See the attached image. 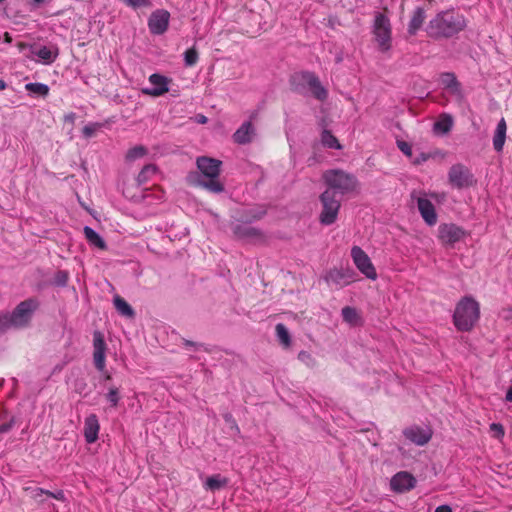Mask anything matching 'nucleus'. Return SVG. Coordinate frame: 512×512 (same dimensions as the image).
I'll return each instance as SVG.
<instances>
[{
  "label": "nucleus",
  "instance_id": "nucleus-1",
  "mask_svg": "<svg viewBox=\"0 0 512 512\" xmlns=\"http://www.w3.org/2000/svg\"><path fill=\"white\" fill-rule=\"evenodd\" d=\"M198 172H190L186 176L189 186L202 188L211 193L224 191V184L220 181L222 161L208 157L199 156L196 159Z\"/></svg>",
  "mask_w": 512,
  "mask_h": 512
},
{
  "label": "nucleus",
  "instance_id": "nucleus-2",
  "mask_svg": "<svg viewBox=\"0 0 512 512\" xmlns=\"http://www.w3.org/2000/svg\"><path fill=\"white\" fill-rule=\"evenodd\" d=\"M466 27L463 15L454 11L437 14L428 24L426 31L431 37H452Z\"/></svg>",
  "mask_w": 512,
  "mask_h": 512
},
{
  "label": "nucleus",
  "instance_id": "nucleus-3",
  "mask_svg": "<svg viewBox=\"0 0 512 512\" xmlns=\"http://www.w3.org/2000/svg\"><path fill=\"white\" fill-rule=\"evenodd\" d=\"M480 317V305L470 296L463 297L456 305L453 323L459 331H470Z\"/></svg>",
  "mask_w": 512,
  "mask_h": 512
},
{
  "label": "nucleus",
  "instance_id": "nucleus-4",
  "mask_svg": "<svg viewBox=\"0 0 512 512\" xmlns=\"http://www.w3.org/2000/svg\"><path fill=\"white\" fill-rule=\"evenodd\" d=\"M323 180L328 186L327 189H332L333 191H336L337 194H345L353 191L357 184L353 175L338 169L325 171L323 173Z\"/></svg>",
  "mask_w": 512,
  "mask_h": 512
},
{
  "label": "nucleus",
  "instance_id": "nucleus-5",
  "mask_svg": "<svg viewBox=\"0 0 512 512\" xmlns=\"http://www.w3.org/2000/svg\"><path fill=\"white\" fill-rule=\"evenodd\" d=\"M322 210L319 220L324 225H331L337 220L338 212L341 206V200L337 197V192L332 189H326L320 196Z\"/></svg>",
  "mask_w": 512,
  "mask_h": 512
},
{
  "label": "nucleus",
  "instance_id": "nucleus-6",
  "mask_svg": "<svg viewBox=\"0 0 512 512\" xmlns=\"http://www.w3.org/2000/svg\"><path fill=\"white\" fill-rule=\"evenodd\" d=\"M39 307V301L36 298H29L20 302L13 312L8 315L12 327H25L31 320L32 314Z\"/></svg>",
  "mask_w": 512,
  "mask_h": 512
},
{
  "label": "nucleus",
  "instance_id": "nucleus-7",
  "mask_svg": "<svg viewBox=\"0 0 512 512\" xmlns=\"http://www.w3.org/2000/svg\"><path fill=\"white\" fill-rule=\"evenodd\" d=\"M391 24L387 16L377 13L374 18L373 35L379 50L386 52L391 48Z\"/></svg>",
  "mask_w": 512,
  "mask_h": 512
},
{
  "label": "nucleus",
  "instance_id": "nucleus-8",
  "mask_svg": "<svg viewBox=\"0 0 512 512\" xmlns=\"http://www.w3.org/2000/svg\"><path fill=\"white\" fill-rule=\"evenodd\" d=\"M293 84L295 90L302 92V88H307L312 95L318 100H324L327 96V91L320 84L318 78L309 72H304L293 77Z\"/></svg>",
  "mask_w": 512,
  "mask_h": 512
},
{
  "label": "nucleus",
  "instance_id": "nucleus-9",
  "mask_svg": "<svg viewBox=\"0 0 512 512\" xmlns=\"http://www.w3.org/2000/svg\"><path fill=\"white\" fill-rule=\"evenodd\" d=\"M351 257L356 268L368 279L376 280V269L368 254L359 246L351 248Z\"/></svg>",
  "mask_w": 512,
  "mask_h": 512
},
{
  "label": "nucleus",
  "instance_id": "nucleus-10",
  "mask_svg": "<svg viewBox=\"0 0 512 512\" xmlns=\"http://www.w3.org/2000/svg\"><path fill=\"white\" fill-rule=\"evenodd\" d=\"M449 183L457 188H467L475 184V179L470 170L463 164H454L448 172Z\"/></svg>",
  "mask_w": 512,
  "mask_h": 512
},
{
  "label": "nucleus",
  "instance_id": "nucleus-11",
  "mask_svg": "<svg viewBox=\"0 0 512 512\" xmlns=\"http://www.w3.org/2000/svg\"><path fill=\"white\" fill-rule=\"evenodd\" d=\"M149 87L142 89V93L151 97H160L169 91L172 79L159 73H153L149 76Z\"/></svg>",
  "mask_w": 512,
  "mask_h": 512
},
{
  "label": "nucleus",
  "instance_id": "nucleus-12",
  "mask_svg": "<svg viewBox=\"0 0 512 512\" xmlns=\"http://www.w3.org/2000/svg\"><path fill=\"white\" fill-rule=\"evenodd\" d=\"M170 20L167 10L159 9L154 11L148 20V27L152 34L161 35L166 32Z\"/></svg>",
  "mask_w": 512,
  "mask_h": 512
},
{
  "label": "nucleus",
  "instance_id": "nucleus-13",
  "mask_svg": "<svg viewBox=\"0 0 512 512\" xmlns=\"http://www.w3.org/2000/svg\"><path fill=\"white\" fill-rule=\"evenodd\" d=\"M93 361L97 370L103 372L106 366V343L101 332L96 331L93 334Z\"/></svg>",
  "mask_w": 512,
  "mask_h": 512
},
{
  "label": "nucleus",
  "instance_id": "nucleus-14",
  "mask_svg": "<svg viewBox=\"0 0 512 512\" xmlns=\"http://www.w3.org/2000/svg\"><path fill=\"white\" fill-rule=\"evenodd\" d=\"M416 479L406 471L396 473L390 481L391 489L398 493L410 491L415 487Z\"/></svg>",
  "mask_w": 512,
  "mask_h": 512
},
{
  "label": "nucleus",
  "instance_id": "nucleus-15",
  "mask_svg": "<svg viewBox=\"0 0 512 512\" xmlns=\"http://www.w3.org/2000/svg\"><path fill=\"white\" fill-rule=\"evenodd\" d=\"M463 236V229L455 224H441L438 227V237L444 244H454L460 241Z\"/></svg>",
  "mask_w": 512,
  "mask_h": 512
},
{
  "label": "nucleus",
  "instance_id": "nucleus-16",
  "mask_svg": "<svg viewBox=\"0 0 512 512\" xmlns=\"http://www.w3.org/2000/svg\"><path fill=\"white\" fill-rule=\"evenodd\" d=\"M403 435L410 442L418 446H423L430 441L432 432L429 429H423L419 426H412L404 429Z\"/></svg>",
  "mask_w": 512,
  "mask_h": 512
},
{
  "label": "nucleus",
  "instance_id": "nucleus-17",
  "mask_svg": "<svg viewBox=\"0 0 512 512\" xmlns=\"http://www.w3.org/2000/svg\"><path fill=\"white\" fill-rule=\"evenodd\" d=\"M417 206L424 221L430 226L435 225L437 222V214L433 203L426 198L420 197L417 200Z\"/></svg>",
  "mask_w": 512,
  "mask_h": 512
},
{
  "label": "nucleus",
  "instance_id": "nucleus-18",
  "mask_svg": "<svg viewBox=\"0 0 512 512\" xmlns=\"http://www.w3.org/2000/svg\"><path fill=\"white\" fill-rule=\"evenodd\" d=\"M99 429L98 417L95 414L87 416L84 422V437L87 443L92 444L98 439Z\"/></svg>",
  "mask_w": 512,
  "mask_h": 512
},
{
  "label": "nucleus",
  "instance_id": "nucleus-19",
  "mask_svg": "<svg viewBox=\"0 0 512 512\" xmlns=\"http://www.w3.org/2000/svg\"><path fill=\"white\" fill-rule=\"evenodd\" d=\"M352 274L353 272L349 270L343 271L339 269H331L327 272L325 279L327 282L339 286H345L353 281Z\"/></svg>",
  "mask_w": 512,
  "mask_h": 512
},
{
  "label": "nucleus",
  "instance_id": "nucleus-20",
  "mask_svg": "<svg viewBox=\"0 0 512 512\" xmlns=\"http://www.w3.org/2000/svg\"><path fill=\"white\" fill-rule=\"evenodd\" d=\"M441 85L454 95L460 94V85L452 73H444L440 76Z\"/></svg>",
  "mask_w": 512,
  "mask_h": 512
},
{
  "label": "nucleus",
  "instance_id": "nucleus-21",
  "mask_svg": "<svg viewBox=\"0 0 512 512\" xmlns=\"http://www.w3.org/2000/svg\"><path fill=\"white\" fill-rule=\"evenodd\" d=\"M86 240L90 245H93L101 250L106 249V243L103 238L91 227L85 226L83 229Z\"/></svg>",
  "mask_w": 512,
  "mask_h": 512
},
{
  "label": "nucleus",
  "instance_id": "nucleus-22",
  "mask_svg": "<svg viewBox=\"0 0 512 512\" xmlns=\"http://www.w3.org/2000/svg\"><path fill=\"white\" fill-rule=\"evenodd\" d=\"M228 484V479L222 477L220 474H215L206 479L204 488L210 491L220 490Z\"/></svg>",
  "mask_w": 512,
  "mask_h": 512
},
{
  "label": "nucleus",
  "instance_id": "nucleus-23",
  "mask_svg": "<svg viewBox=\"0 0 512 512\" xmlns=\"http://www.w3.org/2000/svg\"><path fill=\"white\" fill-rule=\"evenodd\" d=\"M425 19V12L422 8H417L413 16L410 20L409 26H408V32L411 35L416 34V32L420 29Z\"/></svg>",
  "mask_w": 512,
  "mask_h": 512
},
{
  "label": "nucleus",
  "instance_id": "nucleus-24",
  "mask_svg": "<svg viewBox=\"0 0 512 512\" xmlns=\"http://www.w3.org/2000/svg\"><path fill=\"white\" fill-rule=\"evenodd\" d=\"M233 233L238 238H252L260 235L257 229L243 224L235 225L233 227Z\"/></svg>",
  "mask_w": 512,
  "mask_h": 512
},
{
  "label": "nucleus",
  "instance_id": "nucleus-25",
  "mask_svg": "<svg viewBox=\"0 0 512 512\" xmlns=\"http://www.w3.org/2000/svg\"><path fill=\"white\" fill-rule=\"evenodd\" d=\"M33 53L38 56L44 64L52 63L57 57V51L47 46H42L39 49L33 51Z\"/></svg>",
  "mask_w": 512,
  "mask_h": 512
},
{
  "label": "nucleus",
  "instance_id": "nucleus-26",
  "mask_svg": "<svg viewBox=\"0 0 512 512\" xmlns=\"http://www.w3.org/2000/svg\"><path fill=\"white\" fill-rule=\"evenodd\" d=\"M25 89L33 96L46 97L49 94V87L43 83H27Z\"/></svg>",
  "mask_w": 512,
  "mask_h": 512
},
{
  "label": "nucleus",
  "instance_id": "nucleus-27",
  "mask_svg": "<svg viewBox=\"0 0 512 512\" xmlns=\"http://www.w3.org/2000/svg\"><path fill=\"white\" fill-rule=\"evenodd\" d=\"M114 305H115V308L117 309V311L121 315L126 316V317H133L134 316V310L128 304V302L125 299H123L122 297L116 296L114 298Z\"/></svg>",
  "mask_w": 512,
  "mask_h": 512
},
{
  "label": "nucleus",
  "instance_id": "nucleus-28",
  "mask_svg": "<svg viewBox=\"0 0 512 512\" xmlns=\"http://www.w3.org/2000/svg\"><path fill=\"white\" fill-rule=\"evenodd\" d=\"M321 142L323 146L331 149H341L342 146L338 139L332 135L331 130H323L321 134Z\"/></svg>",
  "mask_w": 512,
  "mask_h": 512
},
{
  "label": "nucleus",
  "instance_id": "nucleus-29",
  "mask_svg": "<svg viewBox=\"0 0 512 512\" xmlns=\"http://www.w3.org/2000/svg\"><path fill=\"white\" fill-rule=\"evenodd\" d=\"M341 314L343 320L351 325H356L360 320V316L357 310L350 306H345L342 308Z\"/></svg>",
  "mask_w": 512,
  "mask_h": 512
},
{
  "label": "nucleus",
  "instance_id": "nucleus-30",
  "mask_svg": "<svg viewBox=\"0 0 512 512\" xmlns=\"http://www.w3.org/2000/svg\"><path fill=\"white\" fill-rule=\"evenodd\" d=\"M275 331L279 341L283 344V346L289 347L291 344V337L286 326L282 323H278L275 327Z\"/></svg>",
  "mask_w": 512,
  "mask_h": 512
},
{
  "label": "nucleus",
  "instance_id": "nucleus-31",
  "mask_svg": "<svg viewBox=\"0 0 512 512\" xmlns=\"http://www.w3.org/2000/svg\"><path fill=\"white\" fill-rule=\"evenodd\" d=\"M254 137V130H236L233 139L238 144L249 143Z\"/></svg>",
  "mask_w": 512,
  "mask_h": 512
},
{
  "label": "nucleus",
  "instance_id": "nucleus-32",
  "mask_svg": "<svg viewBox=\"0 0 512 512\" xmlns=\"http://www.w3.org/2000/svg\"><path fill=\"white\" fill-rule=\"evenodd\" d=\"M157 172V168L153 164H148L142 168L140 173L138 174L137 181L139 184L146 183L152 175H155Z\"/></svg>",
  "mask_w": 512,
  "mask_h": 512
},
{
  "label": "nucleus",
  "instance_id": "nucleus-33",
  "mask_svg": "<svg viewBox=\"0 0 512 512\" xmlns=\"http://www.w3.org/2000/svg\"><path fill=\"white\" fill-rule=\"evenodd\" d=\"M24 490L29 493L30 498L35 502L42 504L45 501L46 490L38 487H25Z\"/></svg>",
  "mask_w": 512,
  "mask_h": 512
},
{
  "label": "nucleus",
  "instance_id": "nucleus-34",
  "mask_svg": "<svg viewBox=\"0 0 512 512\" xmlns=\"http://www.w3.org/2000/svg\"><path fill=\"white\" fill-rule=\"evenodd\" d=\"M506 140V130H496L493 137V147L497 152L502 151Z\"/></svg>",
  "mask_w": 512,
  "mask_h": 512
},
{
  "label": "nucleus",
  "instance_id": "nucleus-35",
  "mask_svg": "<svg viewBox=\"0 0 512 512\" xmlns=\"http://www.w3.org/2000/svg\"><path fill=\"white\" fill-rule=\"evenodd\" d=\"M454 122L450 115L442 114L438 117V119L434 122L433 128H451Z\"/></svg>",
  "mask_w": 512,
  "mask_h": 512
},
{
  "label": "nucleus",
  "instance_id": "nucleus-36",
  "mask_svg": "<svg viewBox=\"0 0 512 512\" xmlns=\"http://www.w3.org/2000/svg\"><path fill=\"white\" fill-rule=\"evenodd\" d=\"M197 61H198V52H197V50L194 47L186 50V52L184 53L185 65L186 66H193V65H195L197 63Z\"/></svg>",
  "mask_w": 512,
  "mask_h": 512
},
{
  "label": "nucleus",
  "instance_id": "nucleus-37",
  "mask_svg": "<svg viewBox=\"0 0 512 512\" xmlns=\"http://www.w3.org/2000/svg\"><path fill=\"white\" fill-rule=\"evenodd\" d=\"M106 399L112 407H116L120 400L119 389L116 387H110L108 393L106 394Z\"/></svg>",
  "mask_w": 512,
  "mask_h": 512
},
{
  "label": "nucleus",
  "instance_id": "nucleus-38",
  "mask_svg": "<svg viewBox=\"0 0 512 512\" xmlns=\"http://www.w3.org/2000/svg\"><path fill=\"white\" fill-rule=\"evenodd\" d=\"M146 153V149L143 146H137L130 149L127 153V159L134 160L142 157Z\"/></svg>",
  "mask_w": 512,
  "mask_h": 512
},
{
  "label": "nucleus",
  "instance_id": "nucleus-39",
  "mask_svg": "<svg viewBox=\"0 0 512 512\" xmlns=\"http://www.w3.org/2000/svg\"><path fill=\"white\" fill-rule=\"evenodd\" d=\"M127 6L134 9L140 7H149L151 5L150 0H122Z\"/></svg>",
  "mask_w": 512,
  "mask_h": 512
},
{
  "label": "nucleus",
  "instance_id": "nucleus-40",
  "mask_svg": "<svg viewBox=\"0 0 512 512\" xmlns=\"http://www.w3.org/2000/svg\"><path fill=\"white\" fill-rule=\"evenodd\" d=\"M397 146L406 156H412V148L409 143L403 140H397Z\"/></svg>",
  "mask_w": 512,
  "mask_h": 512
},
{
  "label": "nucleus",
  "instance_id": "nucleus-41",
  "mask_svg": "<svg viewBox=\"0 0 512 512\" xmlns=\"http://www.w3.org/2000/svg\"><path fill=\"white\" fill-rule=\"evenodd\" d=\"M15 424V418L11 417L8 421L0 424V435L9 432Z\"/></svg>",
  "mask_w": 512,
  "mask_h": 512
},
{
  "label": "nucleus",
  "instance_id": "nucleus-42",
  "mask_svg": "<svg viewBox=\"0 0 512 512\" xmlns=\"http://www.w3.org/2000/svg\"><path fill=\"white\" fill-rule=\"evenodd\" d=\"M46 496L47 497H51V498H54L58 501H65L66 498H65V494L62 490H58L56 492H51L49 490H46Z\"/></svg>",
  "mask_w": 512,
  "mask_h": 512
},
{
  "label": "nucleus",
  "instance_id": "nucleus-43",
  "mask_svg": "<svg viewBox=\"0 0 512 512\" xmlns=\"http://www.w3.org/2000/svg\"><path fill=\"white\" fill-rule=\"evenodd\" d=\"M11 327L12 325L10 323L8 315L0 316V332H4Z\"/></svg>",
  "mask_w": 512,
  "mask_h": 512
},
{
  "label": "nucleus",
  "instance_id": "nucleus-44",
  "mask_svg": "<svg viewBox=\"0 0 512 512\" xmlns=\"http://www.w3.org/2000/svg\"><path fill=\"white\" fill-rule=\"evenodd\" d=\"M257 116H258V112L257 111H253L251 113V115H250V120L249 121H244L242 123V125L240 126V128H243V129L252 128V120L256 119Z\"/></svg>",
  "mask_w": 512,
  "mask_h": 512
},
{
  "label": "nucleus",
  "instance_id": "nucleus-45",
  "mask_svg": "<svg viewBox=\"0 0 512 512\" xmlns=\"http://www.w3.org/2000/svg\"><path fill=\"white\" fill-rule=\"evenodd\" d=\"M67 279H68V274H67L66 272H64V271H59V272L57 273L56 280H57V283H58V284H61V285L66 284Z\"/></svg>",
  "mask_w": 512,
  "mask_h": 512
},
{
  "label": "nucleus",
  "instance_id": "nucleus-46",
  "mask_svg": "<svg viewBox=\"0 0 512 512\" xmlns=\"http://www.w3.org/2000/svg\"><path fill=\"white\" fill-rule=\"evenodd\" d=\"M434 512H453L449 505L438 506Z\"/></svg>",
  "mask_w": 512,
  "mask_h": 512
},
{
  "label": "nucleus",
  "instance_id": "nucleus-47",
  "mask_svg": "<svg viewBox=\"0 0 512 512\" xmlns=\"http://www.w3.org/2000/svg\"><path fill=\"white\" fill-rule=\"evenodd\" d=\"M75 119V114L70 113L65 116V125H73Z\"/></svg>",
  "mask_w": 512,
  "mask_h": 512
},
{
  "label": "nucleus",
  "instance_id": "nucleus-48",
  "mask_svg": "<svg viewBox=\"0 0 512 512\" xmlns=\"http://www.w3.org/2000/svg\"><path fill=\"white\" fill-rule=\"evenodd\" d=\"M491 429L495 430V432H498L500 435L504 434L503 427L500 424H496V423L491 424Z\"/></svg>",
  "mask_w": 512,
  "mask_h": 512
},
{
  "label": "nucleus",
  "instance_id": "nucleus-49",
  "mask_svg": "<svg viewBox=\"0 0 512 512\" xmlns=\"http://www.w3.org/2000/svg\"><path fill=\"white\" fill-rule=\"evenodd\" d=\"M195 122L197 124H206L207 123V118L204 116V115H196L195 116Z\"/></svg>",
  "mask_w": 512,
  "mask_h": 512
},
{
  "label": "nucleus",
  "instance_id": "nucleus-50",
  "mask_svg": "<svg viewBox=\"0 0 512 512\" xmlns=\"http://www.w3.org/2000/svg\"><path fill=\"white\" fill-rule=\"evenodd\" d=\"M95 131H96V130H90V129L83 130L84 137H85V138L93 137V136L95 135Z\"/></svg>",
  "mask_w": 512,
  "mask_h": 512
},
{
  "label": "nucleus",
  "instance_id": "nucleus-51",
  "mask_svg": "<svg viewBox=\"0 0 512 512\" xmlns=\"http://www.w3.org/2000/svg\"><path fill=\"white\" fill-rule=\"evenodd\" d=\"M505 399L508 402H512V385L508 388Z\"/></svg>",
  "mask_w": 512,
  "mask_h": 512
},
{
  "label": "nucleus",
  "instance_id": "nucleus-52",
  "mask_svg": "<svg viewBox=\"0 0 512 512\" xmlns=\"http://www.w3.org/2000/svg\"><path fill=\"white\" fill-rule=\"evenodd\" d=\"M309 357H310V355H309L307 352H305V351H301V352L298 354V358H299L300 360H304V359L309 358Z\"/></svg>",
  "mask_w": 512,
  "mask_h": 512
},
{
  "label": "nucleus",
  "instance_id": "nucleus-53",
  "mask_svg": "<svg viewBox=\"0 0 512 512\" xmlns=\"http://www.w3.org/2000/svg\"><path fill=\"white\" fill-rule=\"evenodd\" d=\"M497 128H506V122L504 119H501L497 125Z\"/></svg>",
  "mask_w": 512,
  "mask_h": 512
},
{
  "label": "nucleus",
  "instance_id": "nucleus-54",
  "mask_svg": "<svg viewBox=\"0 0 512 512\" xmlns=\"http://www.w3.org/2000/svg\"><path fill=\"white\" fill-rule=\"evenodd\" d=\"M6 83L4 80L0 79V90H4L6 88Z\"/></svg>",
  "mask_w": 512,
  "mask_h": 512
},
{
  "label": "nucleus",
  "instance_id": "nucleus-55",
  "mask_svg": "<svg viewBox=\"0 0 512 512\" xmlns=\"http://www.w3.org/2000/svg\"><path fill=\"white\" fill-rule=\"evenodd\" d=\"M4 37H5L6 42H8V43L11 42V37H10L9 33H5Z\"/></svg>",
  "mask_w": 512,
  "mask_h": 512
},
{
  "label": "nucleus",
  "instance_id": "nucleus-56",
  "mask_svg": "<svg viewBox=\"0 0 512 512\" xmlns=\"http://www.w3.org/2000/svg\"><path fill=\"white\" fill-rule=\"evenodd\" d=\"M103 372H104L105 379L106 380H110L111 379V375L106 370H104Z\"/></svg>",
  "mask_w": 512,
  "mask_h": 512
},
{
  "label": "nucleus",
  "instance_id": "nucleus-57",
  "mask_svg": "<svg viewBox=\"0 0 512 512\" xmlns=\"http://www.w3.org/2000/svg\"><path fill=\"white\" fill-rule=\"evenodd\" d=\"M185 346H197V344H195V343H193L191 341L186 340L185 341Z\"/></svg>",
  "mask_w": 512,
  "mask_h": 512
},
{
  "label": "nucleus",
  "instance_id": "nucleus-58",
  "mask_svg": "<svg viewBox=\"0 0 512 512\" xmlns=\"http://www.w3.org/2000/svg\"><path fill=\"white\" fill-rule=\"evenodd\" d=\"M18 48H19V51H22L23 49L26 48V45L24 43H19Z\"/></svg>",
  "mask_w": 512,
  "mask_h": 512
},
{
  "label": "nucleus",
  "instance_id": "nucleus-59",
  "mask_svg": "<svg viewBox=\"0 0 512 512\" xmlns=\"http://www.w3.org/2000/svg\"><path fill=\"white\" fill-rule=\"evenodd\" d=\"M44 1H45V0H32V2H33L34 4H41V3H43Z\"/></svg>",
  "mask_w": 512,
  "mask_h": 512
},
{
  "label": "nucleus",
  "instance_id": "nucleus-60",
  "mask_svg": "<svg viewBox=\"0 0 512 512\" xmlns=\"http://www.w3.org/2000/svg\"><path fill=\"white\" fill-rule=\"evenodd\" d=\"M437 132H441L443 134H445L446 132H448L449 130H446V129H443V130H436Z\"/></svg>",
  "mask_w": 512,
  "mask_h": 512
}]
</instances>
